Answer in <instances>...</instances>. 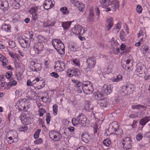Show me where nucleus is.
Masks as SVG:
<instances>
[{"label":"nucleus","mask_w":150,"mask_h":150,"mask_svg":"<svg viewBox=\"0 0 150 150\" xmlns=\"http://www.w3.org/2000/svg\"><path fill=\"white\" fill-rule=\"evenodd\" d=\"M82 89L84 93L86 94H91L94 90L92 85L91 84L88 85L86 84H83Z\"/></svg>","instance_id":"5"},{"label":"nucleus","mask_w":150,"mask_h":150,"mask_svg":"<svg viewBox=\"0 0 150 150\" xmlns=\"http://www.w3.org/2000/svg\"><path fill=\"white\" fill-rule=\"evenodd\" d=\"M2 30L6 32H8L11 31V27L9 25H4L1 28Z\"/></svg>","instance_id":"26"},{"label":"nucleus","mask_w":150,"mask_h":150,"mask_svg":"<svg viewBox=\"0 0 150 150\" xmlns=\"http://www.w3.org/2000/svg\"><path fill=\"white\" fill-rule=\"evenodd\" d=\"M39 8V6H36L32 7L30 9L29 11L30 13L33 14L34 13H36L38 9Z\"/></svg>","instance_id":"28"},{"label":"nucleus","mask_w":150,"mask_h":150,"mask_svg":"<svg viewBox=\"0 0 150 150\" xmlns=\"http://www.w3.org/2000/svg\"><path fill=\"white\" fill-rule=\"evenodd\" d=\"M122 77L120 75H119L117 76L116 78H113L112 79V81L113 82H118L121 81L122 79Z\"/></svg>","instance_id":"29"},{"label":"nucleus","mask_w":150,"mask_h":150,"mask_svg":"<svg viewBox=\"0 0 150 150\" xmlns=\"http://www.w3.org/2000/svg\"><path fill=\"white\" fill-rule=\"evenodd\" d=\"M41 131L40 129H38L37 130L36 132L34 134V137L35 139H38L39 137V133Z\"/></svg>","instance_id":"40"},{"label":"nucleus","mask_w":150,"mask_h":150,"mask_svg":"<svg viewBox=\"0 0 150 150\" xmlns=\"http://www.w3.org/2000/svg\"><path fill=\"white\" fill-rule=\"evenodd\" d=\"M119 110H118V111H116V112L113 113L112 114V116L115 118H116L118 117V115L119 114Z\"/></svg>","instance_id":"52"},{"label":"nucleus","mask_w":150,"mask_h":150,"mask_svg":"<svg viewBox=\"0 0 150 150\" xmlns=\"http://www.w3.org/2000/svg\"><path fill=\"white\" fill-rule=\"evenodd\" d=\"M57 105H54L53 106V109L54 114L56 115L57 114Z\"/></svg>","instance_id":"38"},{"label":"nucleus","mask_w":150,"mask_h":150,"mask_svg":"<svg viewBox=\"0 0 150 150\" xmlns=\"http://www.w3.org/2000/svg\"><path fill=\"white\" fill-rule=\"evenodd\" d=\"M17 84V82L13 80H12L11 81L8 82L7 83L8 86H15Z\"/></svg>","instance_id":"35"},{"label":"nucleus","mask_w":150,"mask_h":150,"mask_svg":"<svg viewBox=\"0 0 150 150\" xmlns=\"http://www.w3.org/2000/svg\"><path fill=\"white\" fill-rule=\"evenodd\" d=\"M50 75L55 78H57L59 77V75L57 73L55 72H53L51 73Z\"/></svg>","instance_id":"48"},{"label":"nucleus","mask_w":150,"mask_h":150,"mask_svg":"<svg viewBox=\"0 0 150 150\" xmlns=\"http://www.w3.org/2000/svg\"><path fill=\"white\" fill-rule=\"evenodd\" d=\"M25 113H24L25 115V117L23 119L24 121L25 122H32L33 120L31 115L28 114H26V113H28L26 111H25Z\"/></svg>","instance_id":"20"},{"label":"nucleus","mask_w":150,"mask_h":150,"mask_svg":"<svg viewBox=\"0 0 150 150\" xmlns=\"http://www.w3.org/2000/svg\"><path fill=\"white\" fill-rule=\"evenodd\" d=\"M52 44L55 49L60 54H63L64 53V46L60 39H54Z\"/></svg>","instance_id":"1"},{"label":"nucleus","mask_w":150,"mask_h":150,"mask_svg":"<svg viewBox=\"0 0 150 150\" xmlns=\"http://www.w3.org/2000/svg\"><path fill=\"white\" fill-rule=\"evenodd\" d=\"M93 16H89L88 19V22H93L94 21V18Z\"/></svg>","instance_id":"53"},{"label":"nucleus","mask_w":150,"mask_h":150,"mask_svg":"<svg viewBox=\"0 0 150 150\" xmlns=\"http://www.w3.org/2000/svg\"><path fill=\"white\" fill-rule=\"evenodd\" d=\"M81 139L84 142L87 143L89 139V136L86 132H83L81 135Z\"/></svg>","instance_id":"22"},{"label":"nucleus","mask_w":150,"mask_h":150,"mask_svg":"<svg viewBox=\"0 0 150 150\" xmlns=\"http://www.w3.org/2000/svg\"><path fill=\"white\" fill-rule=\"evenodd\" d=\"M120 49L122 50H125V45L123 44H122L120 46Z\"/></svg>","instance_id":"63"},{"label":"nucleus","mask_w":150,"mask_h":150,"mask_svg":"<svg viewBox=\"0 0 150 150\" xmlns=\"http://www.w3.org/2000/svg\"><path fill=\"white\" fill-rule=\"evenodd\" d=\"M68 129L69 131L71 132H73L74 131V128L73 127H69Z\"/></svg>","instance_id":"64"},{"label":"nucleus","mask_w":150,"mask_h":150,"mask_svg":"<svg viewBox=\"0 0 150 150\" xmlns=\"http://www.w3.org/2000/svg\"><path fill=\"white\" fill-rule=\"evenodd\" d=\"M60 10L64 14H67L69 13V11H68L67 8L65 7H61Z\"/></svg>","instance_id":"31"},{"label":"nucleus","mask_w":150,"mask_h":150,"mask_svg":"<svg viewBox=\"0 0 150 150\" xmlns=\"http://www.w3.org/2000/svg\"><path fill=\"white\" fill-rule=\"evenodd\" d=\"M24 43H23L24 46L23 47L25 48L29 47L30 46L29 42L26 40H24Z\"/></svg>","instance_id":"43"},{"label":"nucleus","mask_w":150,"mask_h":150,"mask_svg":"<svg viewBox=\"0 0 150 150\" xmlns=\"http://www.w3.org/2000/svg\"><path fill=\"white\" fill-rule=\"evenodd\" d=\"M72 122L74 126H76L79 124V120L77 119V117L76 118H73L72 120Z\"/></svg>","instance_id":"33"},{"label":"nucleus","mask_w":150,"mask_h":150,"mask_svg":"<svg viewBox=\"0 0 150 150\" xmlns=\"http://www.w3.org/2000/svg\"><path fill=\"white\" fill-rule=\"evenodd\" d=\"M112 25H110L106 24L105 28V30L107 31L109 30L112 27Z\"/></svg>","instance_id":"61"},{"label":"nucleus","mask_w":150,"mask_h":150,"mask_svg":"<svg viewBox=\"0 0 150 150\" xmlns=\"http://www.w3.org/2000/svg\"><path fill=\"white\" fill-rule=\"evenodd\" d=\"M142 8L141 6L139 5H137L136 10L138 13H140L142 12Z\"/></svg>","instance_id":"44"},{"label":"nucleus","mask_w":150,"mask_h":150,"mask_svg":"<svg viewBox=\"0 0 150 150\" xmlns=\"http://www.w3.org/2000/svg\"><path fill=\"white\" fill-rule=\"evenodd\" d=\"M71 71L72 76H78L79 75V71L78 69H74L71 70Z\"/></svg>","instance_id":"36"},{"label":"nucleus","mask_w":150,"mask_h":150,"mask_svg":"<svg viewBox=\"0 0 150 150\" xmlns=\"http://www.w3.org/2000/svg\"><path fill=\"white\" fill-rule=\"evenodd\" d=\"M146 69L145 66L143 65H140L137 66L135 72H138L139 74H137L138 76L139 77L144 76L145 75V70Z\"/></svg>","instance_id":"6"},{"label":"nucleus","mask_w":150,"mask_h":150,"mask_svg":"<svg viewBox=\"0 0 150 150\" xmlns=\"http://www.w3.org/2000/svg\"><path fill=\"white\" fill-rule=\"evenodd\" d=\"M72 1L73 3H75V5L77 6L79 10L80 11H83L84 8V6L83 4L79 1L75 2V1L74 0H73Z\"/></svg>","instance_id":"18"},{"label":"nucleus","mask_w":150,"mask_h":150,"mask_svg":"<svg viewBox=\"0 0 150 150\" xmlns=\"http://www.w3.org/2000/svg\"><path fill=\"white\" fill-rule=\"evenodd\" d=\"M8 139L9 140H8V142L9 144H11L13 142V140L11 137H8Z\"/></svg>","instance_id":"54"},{"label":"nucleus","mask_w":150,"mask_h":150,"mask_svg":"<svg viewBox=\"0 0 150 150\" xmlns=\"http://www.w3.org/2000/svg\"><path fill=\"white\" fill-rule=\"evenodd\" d=\"M52 133H49V135L50 137L53 140L55 141H57L60 140L62 138L61 135L59 132H55V134L54 135V136L52 137H51Z\"/></svg>","instance_id":"19"},{"label":"nucleus","mask_w":150,"mask_h":150,"mask_svg":"<svg viewBox=\"0 0 150 150\" xmlns=\"http://www.w3.org/2000/svg\"><path fill=\"white\" fill-rule=\"evenodd\" d=\"M72 82L74 83L75 86L78 87H79L82 85V83L80 81L76 80H72Z\"/></svg>","instance_id":"32"},{"label":"nucleus","mask_w":150,"mask_h":150,"mask_svg":"<svg viewBox=\"0 0 150 150\" xmlns=\"http://www.w3.org/2000/svg\"><path fill=\"white\" fill-rule=\"evenodd\" d=\"M33 80L32 81H31V80L30 79L28 80L27 81V84L28 86H31L33 87V84H34L33 82Z\"/></svg>","instance_id":"45"},{"label":"nucleus","mask_w":150,"mask_h":150,"mask_svg":"<svg viewBox=\"0 0 150 150\" xmlns=\"http://www.w3.org/2000/svg\"><path fill=\"white\" fill-rule=\"evenodd\" d=\"M19 1H20V0H18L17 1L16 0H14L13 1L12 3V6L14 8L16 9L17 8L19 7L20 6Z\"/></svg>","instance_id":"30"},{"label":"nucleus","mask_w":150,"mask_h":150,"mask_svg":"<svg viewBox=\"0 0 150 150\" xmlns=\"http://www.w3.org/2000/svg\"><path fill=\"white\" fill-rule=\"evenodd\" d=\"M51 119V116L50 114L49 113H47L46 114V121L48 124L50 123Z\"/></svg>","instance_id":"39"},{"label":"nucleus","mask_w":150,"mask_h":150,"mask_svg":"<svg viewBox=\"0 0 150 150\" xmlns=\"http://www.w3.org/2000/svg\"><path fill=\"white\" fill-rule=\"evenodd\" d=\"M111 8L113 11H115L119 6V3L117 0H113L110 3Z\"/></svg>","instance_id":"12"},{"label":"nucleus","mask_w":150,"mask_h":150,"mask_svg":"<svg viewBox=\"0 0 150 150\" xmlns=\"http://www.w3.org/2000/svg\"><path fill=\"white\" fill-rule=\"evenodd\" d=\"M39 112L40 114V116H43V114L46 112V111L45 109L42 108L39 110Z\"/></svg>","instance_id":"41"},{"label":"nucleus","mask_w":150,"mask_h":150,"mask_svg":"<svg viewBox=\"0 0 150 150\" xmlns=\"http://www.w3.org/2000/svg\"><path fill=\"white\" fill-rule=\"evenodd\" d=\"M28 129V127L27 126H24L20 127L19 129V131L21 132H25Z\"/></svg>","instance_id":"46"},{"label":"nucleus","mask_w":150,"mask_h":150,"mask_svg":"<svg viewBox=\"0 0 150 150\" xmlns=\"http://www.w3.org/2000/svg\"><path fill=\"white\" fill-rule=\"evenodd\" d=\"M38 18L37 14L35 13L32 14V18L33 20L35 21Z\"/></svg>","instance_id":"62"},{"label":"nucleus","mask_w":150,"mask_h":150,"mask_svg":"<svg viewBox=\"0 0 150 150\" xmlns=\"http://www.w3.org/2000/svg\"><path fill=\"white\" fill-rule=\"evenodd\" d=\"M86 62L88 64L87 67L89 69L94 67L96 63L95 60L92 57L88 59Z\"/></svg>","instance_id":"13"},{"label":"nucleus","mask_w":150,"mask_h":150,"mask_svg":"<svg viewBox=\"0 0 150 150\" xmlns=\"http://www.w3.org/2000/svg\"><path fill=\"white\" fill-rule=\"evenodd\" d=\"M33 87L35 89H39L43 87L45 85V83L42 79L36 78L33 80Z\"/></svg>","instance_id":"2"},{"label":"nucleus","mask_w":150,"mask_h":150,"mask_svg":"<svg viewBox=\"0 0 150 150\" xmlns=\"http://www.w3.org/2000/svg\"><path fill=\"white\" fill-rule=\"evenodd\" d=\"M134 87L131 84H127L124 86L122 89V91L125 94H129L133 93Z\"/></svg>","instance_id":"4"},{"label":"nucleus","mask_w":150,"mask_h":150,"mask_svg":"<svg viewBox=\"0 0 150 150\" xmlns=\"http://www.w3.org/2000/svg\"><path fill=\"white\" fill-rule=\"evenodd\" d=\"M42 139L41 138H40L38 140L35 141V142L36 144H39L42 143Z\"/></svg>","instance_id":"59"},{"label":"nucleus","mask_w":150,"mask_h":150,"mask_svg":"<svg viewBox=\"0 0 150 150\" xmlns=\"http://www.w3.org/2000/svg\"><path fill=\"white\" fill-rule=\"evenodd\" d=\"M122 147L124 149H130L132 147V141L129 137L125 138L122 141Z\"/></svg>","instance_id":"3"},{"label":"nucleus","mask_w":150,"mask_h":150,"mask_svg":"<svg viewBox=\"0 0 150 150\" xmlns=\"http://www.w3.org/2000/svg\"><path fill=\"white\" fill-rule=\"evenodd\" d=\"M102 89L104 93L107 95L110 94L112 91V90L110 85H104Z\"/></svg>","instance_id":"17"},{"label":"nucleus","mask_w":150,"mask_h":150,"mask_svg":"<svg viewBox=\"0 0 150 150\" xmlns=\"http://www.w3.org/2000/svg\"><path fill=\"white\" fill-rule=\"evenodd\" d=\"M77 119L79 120V125L82 126L86 125V117L83 114L81 113L77 116Z\"/></svg>","instance_id":"9"},{"label":"nucleus","mask_w":150,"mask_h":150,"mask_svg":"<svg viewBox=\"0 0 150 150\" xmlns=\"http://www.w3.org/2000/svg\"><path fill=\"white\" fill-rule=\"evenodd\" d=\"M48 21L50 26H54L56 23V22L54 21Z\"/></svg>","instance_id":"56"},{"label":"nucleus","mask_w":150,"mask_h":150,"mask_svg":"<svg viewBox=\"0 0 150 150\" xmlns=\"http://www.w3.org/2000/svg\"><path fill=\"white\" fill-rule=\"evenodd\" d=\"M91 103L90 102L88 101H86L85 102V105L84 106L85 109L87 111H89L90 110L93 109V108L91 106Z\"/></svg>","instance_id":"23"},{"label":"nucleus","mask_w":150,"mask_h":150,"mask_svg":"<svg viewBox=\"0 0 150 150\" xmlns=\"http://www.w3.org/2000/svg\"><path fill=\"white\" fill-rule=\"evenodd\" d=\"M103 96V95L100 92H98L97 93V96H96L95 97V98L98 100L99 101V100H101L102 99H101V98Z\"/></svg>","instance_id":"42"},{"label":"nucleus","mask_w":150,"mask_h":150,"mask_svg":"<svg viewBox=\"0 0 150 150\" xmlns=\"http://www.w3.org/2000/svg\"><path fill=\"white\" fill-rule=\"evenodd\" d=\"M103 143L105 146H108L111 142L109 139H107L103 141Z\"/></svg>","instance_id":"37"},{"label":"nucleus","mask_w":150,"mask_h":150,"mask_svg":"<svg viewBox=\"0 0 150 150\" xmlns=\"http://www.w3.org/2000/svg\"><path fill=\"white\" fill-rule=\"evenodd\" d=\"M31 64L33 66L34 70L35 71H40L42 69L41 64L36 63L35 61H32L31 62Z\"/></svg>","instance_id":"16"},{"label":"nucleus","mask_w":150,"mask_h":150,"mask_svg":"<svg viewBox=\"0 0 150 150\" xmlns=\"http://www.w3.org/2000/svg\"><path fill=\"white\" fill-rule=\"evenodd\" d=\"M141 49L146 57H147L150 55V50L147 46L144 45L142 46Z\"/></svg>","instance_id":"14"},{"label":"nucleus","mask_w":150,"mask_h":150,"mask_svg":"<svg viewBox=\"0 0 150 150\" xmlns=\"http://www.w3.org/2000/svg\"><path fill=\"white\" fill-rule=\"evenodd\" d=\"M112 130L116 131L119 128V126L116 122H114L111 124Z\"/></svg>","instance_id":"27"},{"label":"nucleus","mask_w":150,"mask_h":150,"mask_svg":"<svg viewBox=\"0 0 150 150\" xmlns=\"http://www.w3.org/2000/svg\"><path fill=\"white\" fill-rule=\"evenodd\" d=\"M107 23L106 24L110 25H112L113 22L112 21V18H108L106 19Z\"/></svg>","instance_id":"34"},{"label":"nucleus","mask_w":150,"mask_h":150,"mask_svg":"<svg viewBox=\"0 0 150 150\" xmlns=\"http://www.w3.org/2000/svg\"><path fill=\"white\" fill-rule=\"evenodd\" d=\"M106 0H102V2L100 1L101 5V6L103 8H105L106 7V5L103 4H105V3Z\"/></svg>","instance_id":"51"},{"label":"nucleus","mask_w":150,"mask_h":150,"mask_svg":"<svg viewBox=\"0 0 150 150\" xmlns=\"http://www.w3.org/2000/svg\"><path fill=\"white\" fill-rule=\"evenodd\" d=\"M43 48L42 44L41 42L37 43L35 44L33 47L34 53L39 54Z\"/></svg>","instance_id":"8"},{"label":"nucleus","mask_w":150,"mask_h":150,"mask_svg":"<svg viewBox=\"0 0 150 150\" xmlns=\"http://www.w3.org/2000/svg\"><path fill=\"white\" fill-rule=\"evenodd\" d=\"M115 27L117 28V29H118V30H117V32H118L120 30V23H118L117 24L115 25Z\"/></svg>","instance_id":"58"},{"label":"nucleus","mask_w":150,"mask_h":150,"mask_svg":"<svg viewBox=\"0 0 150 150\" xmlns=\"http://www.w3.org/2000/svg\"><path fill=\"white\" fill-rule=\"evenodd\" d=\"M76 150H87V149L85 147L81 146L77 148Z\"/></svg>","instance_id":"55"},{"label":"nucleus","mask_w":150,"mask_h":150,"mask_svg":"<svg viewBox=\"0 0 150 150\" xmlns=\"http://www.w3.org/2000/svg\"><path fill=\"white\" fill-rule=\"evenodd\" d=\"M72 32L75 34L77 35H82L86 30H84L83 28L79 25H76L72 29Z\"/></svg>","instance_id":"7"},{"label":"nucleus","mask_w":150,"mask_h":150,"mask_svg":"<svg viewBox=\"0 0 150 150\" xmlns=\"http://www.w3.org/2000/svg\"><path fill=\"white\" fill-rule=\"evenodd\" d=\"M143 136L140 134H138L137 136V139L138 141H140L142 138Z\"/></svg>","instance_id":"60"},{"label":"nucleus","mask_w":150,"mask_h":150,"mask_svg":"<svg viewBox=\"0 0 150 150\" xmlns=\"http://www.w3.org/2000/svg\"><path fill=\"white\" fill-rule=\"evenodd\" d=\"M54 68L59 71H61L65 68V65L63 62L57 61L55 62Z\"/></svg>","instance_id":"10"},{"label":"nucleus","mask_w":150,"mask_h":150,"mask_svg":"<svg viewBox=\"0 0 150 150\" xmlns=\"http://www.w3.org/2000/svg\"><path fill=\"white\" fill-rule=\"evenodd\" d=\"M43 26L45 27H49L50 26V25L49 22V21H48L46 22H45L44 23Z\"/></svg>","instance_id":"57"},{"label":"nucleus","mask_w":150,"mask_h":150,"mask_svg":"<svg viewBox=\"0 0 150 150\" xmlns=\"http://www.w3.org/2000/svg\"><path fill=\"white\" fill-rule=\"evenodd\" d=\"M71 23L70 22H62V26L64 30L67 29L70 26Z\"/></svg>","instance_id":"25"},{"label":"nucleus","mask_w":150,"mask_h":150,"mask_svg":"<svg viewBox=\"0 0 150 150\" xmlns=\"http://www.w3.org/2000/svg\"><path fill=\"white\" fill-rule=\"evenodd\" d=\"M9 44L11 48H13L15 47V42L13 41H10L9 42Z\"/></svg>","instance_id":"49"},{"label":"nucleus","mask_w":150,"mask_h":150,"mask_svg":"<svg viewBox=\"0 0 150 150\" xmlns=\"http://www.w3.org/2000/svg\"><path fill=\"white\" fill-rule=\"evenodd\" d=\"M8 3L6 0H0V8L4 11L8 9Z\"/></svg>","instance_id":"11"},{"label":"nucleus","mask_w":150,"mask_h":150,"mask_svg":"<svg viewBox=\"0 0 150 150\" xmlns=\"http://www.w3.org/2000/svg\"><path fill=\"white\" fill-rule=\"evenodd\" d=\"M54 6V4L53 3H51V4H49L48 5V6L47 7H45V6H44V8L46 10H48L49 8L53 7Z\"/></svg>","instance_id":"47"},{"label":"nucleus","mask_w":150,"mask_h":150,"mask_svg":"<svg viewBox=\"0 0 150 150\" xmlns=\"http://www.w3.org/2000/svg\"><path fill=\"white\" fill-rule=\"evenodd\" d=\"M98 103L100 107L102 108L108 107L110 105L106 99H103L99 100Z\"/></svg>","instance_id":"15"},{"label":"nucleus","mask_w":150,"mask_h":150,"mask_svg":"<svg viewBox=\"0 0 150 150\" xmlns=\"http://www.w3.org/2000/svg\"><path fill=\"white\" fill-rule=\"evenodd\" d=\"M123 33H120V39L123 41H125L126 40V39L124 38L123 34Z\"/></svg>","instance_id":"50"},{"label":"nucleus","mask_w":150,"mask_h":150,"mask_svg":"<svg viewBox=\"0 0 150 150\" xmlns=\"http://www.w3.org/2000/svg\"><path fill=\"white\" fill-rule=\"evenodd\" d=\"M150 120V117L146 116L142 118L139 121V124L141 125L144 126Z\"/></svg>","instance_id":"21"},{"label":"nucleus","mask_w":150,"mask_h":150,"mask_svg":"<svg viewBox=\"0 0 150 150\" xmlns=\"http://www.w3.org/2000/svg\"><path fill=\"white\" fill-rule=\"evenodd\" d=\"M0 61L2 62L3 66L7 64L8 62L6 58L1 54H0Z\"/></svg>","instance_id":"24"}]
</instances>
